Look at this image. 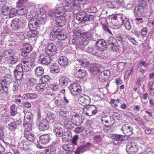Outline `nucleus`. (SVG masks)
<instances>
[{
	"instance_id": "f3484780",
	"label": "nucleus",
	"mask_w": 154,
	"mask_h": 154,
	"mask_svg": "<svg viewBox=\"0 0 154 154\" xmlns=\"http://www.w3.org/2000/svg\"><path fill=\"white\" fill-rule=\"evenodd\" d=\"M110 18L112 20V23L110 26L111 28L114 29H117L122 26L121 24H119L117 20H116L117 16L116 15H113L109 16Z\"/></svg>"
},
{
	"instance_id": "c9c22d12",
	"label": "nucleus",
	"mask_w": 154,
	"mask_h": 154,
	"mask_svg": "<svg viewBox=\"0 0 154 154\" xmlns=\"http://www.w3.org/2000/svg\"><path fill=\"white\" fill-rule=\"evenodd\" d=\"M121 19L122 21V23L125 28L128 30H130L131 28V26L129 19L127 18H126L124 19L123 20L122 17H121Z\"/></svg>"
},
{
	"instance_id": "a19ab883",
	"label": "nucleus",
	"mask_w": 154,
	"mask_h": 154,
	"mask_svg": "<svg viewBox=\"0 0 154 154\" xmlns=\"http://www.w3.org/2000/svg\"><path fill=\"white\" fill-rule=\"evenodd\" d=\"M78 61L79 64L82 66L84 67H86L88 66L89 65V62L85 59H79Z\"/></svg>"
},
{
	"instance_id": "e2e57ef3",
	"label": "nucleus",
	"mask_w": 154,
	"mask_h": 154,
	"mask_svg": "<svg viewBox=\"0 0 154 154\" xmlns=\"http://www.w3.org/2000/svg\"><path fill=\"white\" fill-rule=\"evenodd\" d=\"M19 84L18 82L16 81L14 82L13 84V87L12 89L13 91H14L17 90L19 87Z\"/></svg>"
},
{
	"instance_id": "6e6d98bb",
	"label": "nucleus",
	"mask_w": 154,
	"mask_h": 154,
	"mask_svg": "<svg viewBox=\"0 0 154 154\" xmlns=\"http://www.w3.org/2000/svg\"><path fill=\"white\" fill-rule=\"evenodd\" d=\"M7 87H5L4 86V84L2 82L0 83V93H3L4 91H7Z\"/></svg>"
},
{
	"instance_id": "f8f14e48",
	"label": "nucleus",
	"mask_w": 154,
	"mask_h": 154,
	"mask_svg": "<svg viewBox=\"0 0 154 154\" xmlns=\"http://www.w3.org/2000/svg\"><path fill=\"white\" fill-rule=\"evenodd\" d=\"M84 113L88 116H92L95 115L97 112L96 107L93 105H88L84 107Z\"/></svg>"
},
{
	"instance_id": "4be33fe9",
	"label": "nucleus",
	"mask_w": 154,
	"mask_h": 154,
	"mask_svg": "<svg viewBox=\"0 0 154 154\" xmlns=\"http://www.w3.org/2000/svg\"><path fill=\"white\" fill-rule=\"evenodd\" d=\"M54 131L57 137H61L63 135V130L59 124H56L55 125Z\"/></svg>"
},
{
	"instance_id": "3c124183",
	"label": "nucleus",
	"mask_w": 154,
	"mask_h": 154,
	"mask_svg": "<svg viewBox=\"0 0 154 154\" xmlns=\"http://www.w3.org/2000/svg\"><path fill=\"white\" fill-rule=\"evenodd\" d=\"M51 103H54V107L59 106L62 105V103L61 100L59 101L57 100L54 99L51 101Z\"/></svg>"
},
{
	"instance_id": "e433bc0d",
	"label": "nucleus",
	"mask_w": 154,
	"mask_h": 154,
	"mask_svg": "<svg viewBox=\"0 0 154 154\" xmlns=\"http://www.w3.org/2000/svg\"><path fill=\"white\" fill-rule=\"evenodd\" d=\"M70 81L68 78L65 76L62 77L59 80V84L61 85H66L67 83Z\"/></svg>"
},
{
	"instance_id": "f704fd0d",
	"label": "nucleus",
	"mask_w": 154,
	"mask_h": 154,
	"mask_svg": "<svg viewBox=\"0 0 154 154\" xmlns=\"http://www.w3.org/2000/svg\"><path fill=\"white\" fill-rule=\"evenodd\" d=\"M95 44L98 48L103 49V47H105L106 45V43L104 40L99 39L97 42Z\"/></svg>"
},
{
	"instance_id": "7ed1b4c3",
	"label": "nucleus",
	"mask_w": 154,
	"mask_h": 154,
	"mask_svg": "<svg viewBox=\"0 0 154 154\" xmlns=\"http://www.w3.org/2000/svg\"><path fill=\"white\" fill-rule=\"evenodd\" d=\"M48 15L51 18L54 16L57 18L56 23L57 26L60 27H62L65 25L67 20L65 14L59 12V11L56 10L54 11H50L48 12Z\"/></svg>"
},
{
	"instance_id": "338daca9",
	"label": "nucleus",
	"mask_w": 154,
	"mask_h": 154,
	"mask_svg": "<svg viewBox=\"0 0 154 154\" xmlns=\"http://www.w3.org/2000/svg\"><path fill=\"white\" fill-rule=\"evenodd\" d=\"M116 39L113 37L109 38L108 40V42L109 44L113 45L116 42Z\"/></svg>"
},
{
	"instance_id": "a878e982",
	"label": "nucleus",
	"mask_w": 154,
	"mask_h": 154,
	"mask_svg": "<svg viewBox=\"0 0 154 154\" xmlns=\"http://www.w3.org/2000/svg\"><path fill=\"white\" fill-rule=\"evenodd\" d=\"M111 137L114 140V143L116 145L120 143L121 141L123 140L124 137L120 135L114 134L111 136Z\"/></svg>"
},
{
	"instance_id": "58836bf2",
	"label": "nucleus",
	"mask_w": 154,
	"mask_h": 154,
	"mask_svg": "<svg viewBox=\"0 0 154 154\" xmlns=\"http://www.w3.org/2000/svg\"><path fill=\"white\" fill-rule=\"evenodd\" d=\"M33 118V115L29 112H27L25 113L24 116V120L27 122L32 121Z\"/></svg>"
},
{
	"instance_id": "a211bd4d",
	"label": "nucleus",
	"mask_w": 154,
	"mask_h": 154,
	"mask_svg": "<svg viewBox=\"0 0 154 154\" xmlns=\"http://www.w3.org/2000/svg\"><path fill=\"white\" fill-rule=\"evenodd\" d=\"M91 99L90 97L84 95H80L78 99L79 103L84 106L88 105L91 103Z\"/></svg>"
},
{
	"instance_id": "8fccbe9b",
	"label": "nucleus",
	"mask_w": 154,
	"mask_h": 154,
	"mask_svg": "<svg viewBox=\"0 0 154 154\" xmlns=\"http://www.w3.org/2000/svg\"><path fill=\"white\" fill-rule=\"evenodd\" d=\"M26 144L25 142L23 140L20 142L18 145V147L21 150H25L27 148Z\"/></svg>"
},
{
	"instance_id": "423d86ee",
	"label": "nucleus",
	"mask_w": 154,
	"mask_h": 154,
	"mask_svg": "<svg viewBox=\"0 0 154 154\" xmlns=\"http://www.w3.org/2000/svg\"><path fill=\"white\" fill-rule=\"evenodd\" d=\"M14 51L11 49L5 51L4 56L6 60L9 61L10 63L12 64L16 63L18 61L17 57L14 54Z\"/></svg>"
},
{
	"instance_id": "412c9836",
	"label": "nucleus",
	"mask_w": 154,
	"mask_h": 154,
	"mask_svg": "<svg viewBox=\"0 0 154 154\" xmlns=\"http://www.w3.org/2000/svg\"><path fill=\"white\" fill-rule=\"evenodd\" d=\"M31 51V47L30 45L28 43L25 44L23 46L21 54L23 56L26 57Z\"/></svg>"
},
{
	"instance_id": "5701e85b",
	"label": "nucleus",
	"mask_w": 154,
	"mask_h": 154,
	"mask_svg": "<svg viewBox=\"0 0 154 154\" xmlns=\"http://www.w3.org/2000/svg\"><path fill=\"white\" fill-rule=\"evenodd\" d=\"M122 130L123 133L126 135H131L133 133V129L131 126L128 125H124L122 127Z\"/></svg>"
},
{
	"instance_id": "680f3d73",
	"label": "nucleus",
	"mask_w": 154,
	"mask_h": 154,
	"mask_svg": "<svg viewBox=\"0 0 154 154\" xmlns=\"http://www.w3.org/2000/svg\"><path fill=\"white\" fill-rule=\"evenodd\" d=\"M78 150L83 153L88 149L87 146H81L78 149Z\"/></svg>"
},
{
	"instance_id": "0e129e2a",
	"label": "nucleus",
	"mask_w": 154,
	"mask_h": 154,
	"mask_svg": "<svg viewBox=\"0 0 154 154\" xmlns=\"http://www.w3.org/2000/svg\"><path fill=\"white\" fill-rule=\"evenodd\" d=\"M50 87L52 90L54 91H57L58 90V85L56 83L51 85Z\"/></svg>"
},
{
	"instance_id": "5fc2aeb1",
	"label": "nucleus",
	"mask_w": 154,
	"mask_h": 154,
	"mask_svg": "<svg viewBox=\"0 0 154 154\" xmlns=\"http://www.w3.org/2000/svg\"><path fill=\"white\" fill-rule=\"evenodd\" d=\"M85 11L86 12L94 13L97 11V9L95 7L91 6L86 9Z\"/></svg>"
},
{
	"instance_id": "c03bdc74",
	"label": "nucleus",
	"mask_w": 154,
	"mask_h": 154,
	"mask_svg": "<svg viewBox=\"0 0 154 154\" xmlns=\"http://www.w3.org/2000/svg\"><path fill=\"white\" fill-rule=\"evenodd\" d=\"M78 0H65V2H68V3H73L75 6H76V9L78 10H79L80 9V5H82V4L79 3L78 6L76 5V4L78 2Z\"/></svg>"
},
{
	"instance_id": "4d7b16f0",
	"label": "nucleus",
	"mask_w": 154,
	"mask_h": 154,
	"mask_svg": "<svg viewBox=\"0 0 154 154\" xmlns=\"http://www.w3.org/2000/svg\"><path fill=\"white\" fill-rule=\"evenodd\" d=\"M50 79V77L48 75L42 76L40 79V80L42 83H45L48 82Z\"/></svg>"
},
{
	"instance_id": "dca6fc26",
	"label": "nucleus",
	"mask_w": 154,
	"mask_h": 154,
	"mask_svg": "<svg viewBox=\"0 0 154 154\" xmlns=\"http://www.w3.org/2000/svg\"><path fill=\"white\" fill-rule=\"evenodd\" d=\"M46 54H42L38 57V62L43 64H48L51 62V59L49 55Z\"/></svg>"
},
{
	"instance_id": "b1692460",
	"label": "nucleus",
	"mask_w": 154,
	"mask_h": 154,
	"mask_svg": "<svg viewBox=\"0 0 154 154\" xmlns=\"http://www.w3.org/2000/svg\"><path fill=\"white\" fill-rule=\"evenodd\" d=\"M49 126L47 120L44 119L40 122L38 128L40 130L44 131L47 130L49 128Z\"/></svg>"
},
{
	"instance_id": "2f4dec72",
	"label": "nucleus",
	"mask_w": 154,
	"mask_h": 154,
	"mask_svg": "<svg viewBox=\"0 0 154 154\" xmlns=\"http://www.w3.org/2000/svg\"><path fill=\"white\" fill-rule=\"evenodd\" d=\"M60 68L57 64L54 63L51 65L50 71L52 73H57L60 72Z\"/></svg>"
},
{
	"instance_id": "603ef678",
	"label": "nucleus",
	"mask_w": 154,
	"mask_h": 154,
	"mask_svg": "<svg viewBox=\"0 0 154 154\" xmlns=\"http://www.w3.org/2000/svg\"><path fill=\"white\" fill-rule=\"evenodd\" d=\"M17 126L15 122H11L8 125V128L9 130L14 131L16 128Z\"/></svg>"
},
{
	"instance_id": "a18cd8bd",
	"label": "nucleus",
	"mask_w": 154,
	"mask_h": 154,
	"mask_svg": "<svg viewBox=\"0 0 154 154\" xmlns=\"http://www.w3.org/2000/svg\"><path fill=\"white\" fill-rule=\"evenodd\" d=\"M63 149L66 151H67L69 149L73 150L75 149V147L72 144H65L63 145L62 146Z\"/></svg>"
},
{
	"instance_id": "1a4fd4ad",
	"label": "nucleus",
	"mask_w": 154,
	"mask_h": 154,
	"mask_svg": "<svg viewBox=\"0 0 154 154\" xmlns=\"http://www.w3.org/2000/svg\"><path fill=\"white\" fill-rule=\"evenodd\" d=\"M26 23V20L22 17H20L12 20L11 23V27L13 30L17 31L20 29V25H25Z\"/></svg>"
},
{
	"instance_id": "20e7f679",
	"label": "nucleus",
	"mask_w": 154,
	"mask_h": 154,
	"mask_svg": "<svg viewBox=\"0 0 154 154\" xmlns=\"http://www.w3.org/2000/svg\"><path fill=\"white\" fill-rule=\"evenodd\" d=\"M37 17L36 14L33 11H30L26 14V18L29 20L28 26L30 29L36 30L37 29L40 23L39 20H37Z\"/></svg>"
},
{
	"instance_id": "774afa93",
	"label": "nucleus",
	"mask_w": 154,
	"mask_h": 154,
	"mask_svg": "<svg viewBox=\"0 0 154 154\" xmlns=\"http://www.w3.org/2000/svg\"><path fill=\"white\" fill-rule=\"evenodd\" d=\"M60 115L63 118H65L66 116H67V112L65 110L63 109L61 110L59 113Z\"/></svg>"
},
{
	"instance_id": "09e8293b",
	"label": "nucleus",
	"mask_w": 154,
	"mask_h": 154,
	"mask_svg": "<svg viewBox=\"0 0 154 154\" xmlns=\"http://www.w3.org/2000/svg\"><path fill=\"white\" fill-rule=\"evenodd\" d=\"M56 149L54 147H51L46 150L45 152L46 154H55Z\"/></svg>"
},
{
	"instance_id": "aec40b11",
	"label": "nucleus",
	"mask_w": 154,
	"mask_h": 154,
	"mask_svg": "<svg viewBox=\"0 0 154 154\" xmlns=\"http://www.w3.org/2000/svg\"><path fill=\"white\" fill-rule=\"evenodd\" d=\"M124 5V2L123 0H118L117 1L109 2L108 5L109 6L112 8H118L120 6H123Z\"/></svg>"
},
{
	"instance_id": "79ce46f5",
	"label": "nucleus",
	"mask_w": 154,
	"mask_h": 154,
	"mask_svg": "<svg viewBox=\"0 0 154 154\" xmlns=\"http://www.w3.org/2000/svg\"><path fill=\"white\" fill-rule=\"evenodd\" d=\"M24 137L30 141H33L34 138L33 134L31 132L25 133Z\"/></svg>"
},
{
	"instance_id": "393cba45",
	"label": "nucleus",
	"mask_w": 154,
	"mask_h": 154,
	"mask_svg": "<svg viewBox=\"0 0 154 154\" xmlns=\"http://www.w3.org/2000/svg\"><path fill=\"white\" fill-rule=\"evenodd\" d=\"M50 140V138L49 135L48 134H45L40 137L39 142L40 143L44 145L48 143Z\"/></svg>"
},
{
	"instance_id": "c756f323",
	"label": "nucleus",
	"mask_w": 154,
	"mask_h": 154,
	"mask_svg": "<svg viewBox=\"0 0 154 154\" xmlns=\"http://www.w3.org/2000/svg\"><path fill=\"white\" fill-rule=\"evenodd\" d=\"M143 10V8L141 6L136 7L134 11V14L135 16H141Z\"/></svg>"
},
{
	"instance_id": "ea45409f",
	"label": "nucleus",
	"mask_w": 154,
	"mask_h": 154,
	"mask_svg": "<svg viewBox=\"0 0 154 154\" xmlns=\"http://www.w3.org/2000/svg\"><path fill=\"white\" fill-rule=\"evenodd\" d=\"M44 72V69L41 66L38 67L35 69V74L37 76H41Z\"/></svg>"
},
{
	"instance_id": "39448f33",
	"label": "nucleus",
	"mask_w": 154,
	"mask_h": 154,
	"mask_svg": "<svg viewBox=\"0 0 154 154\" xmlns=\"http://www.w3.org/2000/svg\"><path fill=\"white\" fill-rule=\"evenodd\" d=\"M50 39L51 40H54L57 38L59 40H63L66 37V34L64 31L60 32L57 30L52 31L50 33Z\"/></svg>"
},
{
	"instance_id": "cd10ccee",
	"label": "nucleus",
	"mask_w": 154,
	"mask_h": 154,
	"mask_svg": "<svg viewBox=\"0 0 154 154\" xmlns=\"http://www.w3.org/2000/svg\"><path fill=\"white\" fill-rule=\"evenodd\" d=\"M59 64L62 66H65L68 64V61L67 58L65 56L60 57L58 60Z\"/></svg>"
},
{
	"instance_id": "2eb2a0df",
	"label": "nucleus",
	"mask_w": 154,
	"mask_h": 154,
	"mask_svg": "<svg viewBox=\"0 0 154 154\" xmlns=\"http://www.w3.org/2000/svg\"><path fill=\"white\" fill-rule=\"evenodd\" d=\"M23 71L25 72L23 67L20 63L17 65L14 71V73L16 79L19 80L23 77Z\"/></svg>"
},
{
	"instance_id": "473e14b6",
	"label": "nucleus",
	"mask_w": 154,
	"mask_h": 154,
	"mask_svg": "<svg viewBox=\"0 0 154 154\" xmlns=\"http://www.w3.org/2000/svg\"><path fill=\"white\" fill-rule=\"evenodd\" d=\"M21 5L20 4L19 7H17L19 8L17 11L18 13L20 15H23L27 13L28 10L27 8L25 6L21 7L20 6Z\"/></svg>"
},
{
	"instance_id": "4c0bfd02",
	"label": "nucleus",
	"mask_w": 154,
	"mask_h": 154,
	"mask_svg": "<svg viewBox=\"0 0 154 154\" xmlns=\"http://www.w3.org/2000/svg\"><path fill=\"white\" fill-rule=\"evenodd\" d=\"M45 84L44 83L38 84L36 86V89L37 91L41 93L43 91L45 88Z\"/></svg>"
},
{
	"instance_id": "4468645a",
	"label": "nucleus",
	"mask_w": 154,
	"mask_h": 154,
	"mask_svg": "<svg viewBox=\"0 0 154 154\" xmlns=\"http://www.w3.org/2000/svg\"><path fill=\"white\" fill-rule=\"evenodd\" d=\"M138 150L137 144L134 142L128 143L126 146V151L129 154H134Z\"/></svg>"
},
{
	"instance_id": "69168bd1",
	"label": "nucleus",
	"mask_w": 154,
	"mask_h": 154,
	"mask_svg": "<svg viewBox=\"0 0 154 154\" xmlns=\"http://www.w3.org/2000/svg\"><path fill=\"white\" fill-rule=\"evenodd\" d=\"M132 71V69L131 68H128L124 75L125 78H128L130 75Z\"/></svg>"
},
{
	"instance_id": "6ab92c4d",
	"label": "nucleus",
	"mask_w": 154,
	"mask_h": 154,
	"mask_svg": "<svg viewBox=\"0 0 154 154\" xmlns=\"http://www.w3.org/2000/svg\"><path fill=\"white\" fill-rule=\"evenodd\" d=\"M69 89L71 92L74 94L81 92L82 90L80 85L76 83L71 84L69 86Z\"/></svg>"
},
{
	"instance_id": "bb28decb",
	"label": "nucleus",
	"mask_w": 154,
	"mask_h": 154,
	"mask_svg": "<svg viewBox=\"0 0 154 154\" xmlns=\"http://www.w3.org/2000/svg\"><path fill=\"white\" fill-rule=\"evenodd\" d=\"M103 49H100L98 48L97 46L95 44L92 48H88V52L93 55H97V54L99 53L101 51H103Z\"/></svg>"
},
{
	"instance_id": "de8ad7c7",
	"label": "nucleus",
	"mask_w": 154,
	"mask_h": 154,
	"mask_svg": "<svg viewBox=\"0 0 154 154\" xmlns=\"http://www.w3.org/2000/svg\"><path fill=\"white\" fill-rule=\"evenodd\" d=\"M110 116L107 115L103 116L101 118V122L103 124H107L109 123Z\"/></svg>"
},
{
	"instance_id": "13d9d810",
	"label": "nucleus",
	"mask_w": 154,
	"mask_h": 154,
	"mask_svg": "<svg viewBox=\"0 0 154 154\" xmlns=\"http://www.w3.org/2000/svg\"><path fill=\"white\" fill-rule=\"evenodd\" d=\"M110 50L114 52H119L120 51V47L116 45H112L111 47Z\"/></svg>"
},
{
	"instance_id": "6e6552de",
	"label": "nucleus",
	"mask_w": 154,
	"mask_h": 154,
	"mask_svg": "<svg viewBox=\"0 0 154 154\" xmlns=\"http://www.w3.org/2000/svg\"><path fill=\"white\" fill-rule=\"evenodd\" d=\"M83 119L81 117L79 116L78 114L74 112L72 114V116L71 121H69L65 124L67 125H69L71 123L77 126H79L82 123Z\"/></svg>"
},
{
	"instance_id": "052dcab7",
	"label": "nucleus",
	"mask_w": 154,
	"mask_h": 154,
	"mask_svg": "<svg viewBox=\"0 0 154 154\" xmlns=\"http://www.w3.org/2000/svg\"><path fill=\"white\" fill-rule=\"evenodd\" d=\"M78 138V135H75L73 138L72 139V143L74 147L75 148V146H77V141Z\"/></svg>"
},
{
	"instance_id": "72a5a7b5",
	"label": "nucleus",
	"mask_w": 154,
	"mask_h": 154,
	"mask_svg": "<svg viewBox=\"0 0 154 154\" xmlns=\"http://www.w3.org/2000/svg\"><path fill=\"white\" fill-rule=\"evenodd\" d=\"M86 73L85 70L79 69L74 73V75L77 78H83L85 75Z\"/></svg>"
},
{
	"instance_id": "f257e3e1",
	"label": "nucleus",
	"mask_w": 154,
	"mask_h": 154,
	"mask_svg": "<svg viewBox=\"0 0 154 154\" xmlns=\"http://www.w3.org/2000/svg\"><path fill=\"white\" fill-rule=\"evenodd\" d=\"M91 33L88 32L79 33L77 32L75 37H74L73 42L75 44L76 47L80 48H83L88 43V40L91 38Z\"/></svg>"
},
{
	"instance_id": "7c9ffc66",
	"label": "nucleus",
	"mask_w": 154,
	"mask_h": 154,
	"mask_svg": "<svg viewBox=\"0 0 154 154\" xmlns=\"http://www.w3.org/2000/svg\"><path fill=\"white\" fill-rule=\"evenodd\" d=\"M100 66L98 64H92L90 68V71L92 73L95 72L97 73L99 72L100 70Z\"/></svg>"
},
{
	"instance_id": "9d476101",
	"label": "nucleus",
	"mask_w": 154,
	"mask_h": 154,
	"mask_svg": "<svg viewBox=\"0 0 154 154\" xmlns=\"http://www.w3.org/2000/svg\"><path fill=\"white\" fill-rule=\"evenodd\" d=\"M34 62L33 59L29 58H25L22 60L21 63L23 67L25 72H27L30 70Z\"/></svg>"
},
{
	"instance_id": "f03ea898",
	"label": "nucleus",
	"mask_w": 154,
	"mask_h": 154,
	"mask_svg": "<svg viewBox=\"0 0 154 154\" xmlns=\"http://www.w3.org/2000/svg\"><path fill=\"white\" fill-rule=\"evenodd\" d=\"M76 8V7L74 6V4L64 2L62 4H57L55 10L59 11V12L64 14H65V12H69L72 11L74 14H77L79 10H78Z\"/></svg>"
},
{
	"instance_id": "ddd939ff",
	"label": "nucleus",
	"mask_w": 154,
	"mask_h": 154,
	"mask_svg": "<svg viewBox=\"0 0 154 154\" xmlns=\"http://www.w3.org/2000/svg\"><path fill=\"white\" fill-rule=\"evenodd\" d=\"M57 51V47L54 44H49L45 46V51L48 55L54 56L56 54Z\"/></svg>"
},
{
	"instance_id": "37998d69",
	"label": "nucleus",
	"mask_w": 154,
	"mask_h": 154,
	"mask_svg": "<svg viewBox=\"0 0 154 154\" xmlns=\"http://www.w3.org/2000/svg\"><path fill=\"white\" fill-rule=\"evenodd\" d=\"M55 116L53 113L50 112H48L46 115L45 119L47 120L48 122H52L54 120Z\"/></svg>"
},
{
	"instance_id": "864d4df0",
	"label": "nucleus",
	"mask_w": 154,
	"mask_h": 154,
	"mask_svg": "<svg viewBox=\"0 0 154 154\" xmlns=\"http://www.w3.org/2000/svg\"><path fill=\"white\" fill-rule=\"evenodd\" d=\"M15 105H13L10 107V112L11 115L13 116H14L17 113V111L15 109Z\"/></svg>"
},
{
	"instance_id": "c85d7f7f",
	"label": "nucleus",
	"mask_w": 154,
	"mask_h": 154,
	"mask_svg": "<svg viewBox=\"0 0 154 154\" xmlns=\"http://www.w3.org/2000/svg\"><path fill=\"white\" fill-rule=\"evenodd\" d=\"M12 76L9 75V77L7 76L2 77H1V82L4 84V86L8 87V85L11 83L12 80Z\"/></svg>"
},
{
	"instance_id": "9b49d317",
	"label": "nucleus",
	"mask_w": 154,
	"mask_h": 154,
	"mask_svg": "<svg viewBox=\"0 0 154 154\" xmlns=\"http://www.w3.org/2000/svg\"><path fill=\"white\" fill-rule=\"evenodd\" d=\"M2 11L4 15H8L10 18L14 17L18 13L16 9L8 6H7L5 8L2 9Z\"/></svg>"
},
{
	"instance_id": "49530a36",
	"label": "nucleus",
	"mask_w": 154,
	"mask_h": 154,
	"mask_svg": "<svg viewBox=\"0 0 154 154\" xmlns=\"http://www.w3.org/2000/svg\"><path fill=\"white\" fill-rule=\"evenodd\" d=\"M38 34V33L35 30L30 29L27 33V35L29 37H34Z\"/></svg>"
},
{
	"instance_id": "0eeeda50",
	"label": "nucleus",
	"mask_w": 154,
	"mask_h": 154,
	"mask_svg": "<svg viewBox=\"0 0 154 154\" xmlns=\"http://www.w3.org/2000/svg\"><path fill=\"white\" fill-rule=\"evenodd\" d=\"M94 18L92 15H87L86 11H83L79 13L76 17V19L82 23L92 20Z\"/></svg>"
},
{
	"instance_id": "bf43d9fd",
	"label": "nucleus",
	"mask_w": 154,
	"mask_h": 154,
	"mask_svg": "<svg viewBox=\"0 0 154 154\" xmlns=\"http://www.w3.org/2000/svg\"><path fill=\"white\" fill-rule=\"evenodd\" d=\"M24 126L25 128L24 133L26 132H31L32 130V127L31 125L25 124H24Z\"/></svg>"
}]
</instances>
